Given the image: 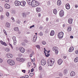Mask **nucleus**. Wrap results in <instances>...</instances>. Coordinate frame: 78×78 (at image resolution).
Returning <instances> with one entry per match:
<instances>
[{"label":"nucleus","instance_id":"49530a36","mask_svg":"<svg viewBox=\"0 0 78 78\" xmlns=\"http://www.w3.org/2000/svg\"><path fill=\"white\" fill-rule=\"evenodd\" d=\"M59 76H62L63 75L62 73H59Z\"/></svg>","mask_w":78,"mask_h":78},{"label":"nucleus","instance_id":"2f4dec72","mask_svg":"<svg viewBox=\"0 0 78 78\" xmlns=\"http://www.w3.org/2000/svg\"><path fill=\"white\" fill-rule=\"evenodd\" d=\"M23 42L24 43H27L28 42V41L27 39H24Z\"/></svg>","mask_w":78,"mask_h":78},{"label":"nucleus","instance_id":"f257e3e1","mask_svg":"<svg viewBox=\"0 0 78 78\" xmlns=\"http://www.w3.org/2000/svg\"><path fill=\"white\" fill-rule=\"evenodd\" d=\"M47 63L48 66H51L55 63V60L53 59L49 58L48 60Z\"/></svg>","mask_w":78,"mask_h":78},{"label":"nucleus","instance_id":"7ed1b4c3","mask_svg":"<svg viewBox=\"0 0 78 78\" xmlns=\"http://www.w3.org/2000/svg\"><path fill=\"white\" fill-rule=\"evenodd\" d=\"M7 63L9 65H11V66H14V64L15 63L14 61L11 59H9L7 61Z\"/></svg>","mask_w":78,"mask_h":78},{"label":"nucleus","instance_id":"6e6552de","mask_svg":"<svg viewBox=\"0 0 78 78\" xmlns=\"http://www.w3.org/2000/svg\"><path fill=\"white\" fill-rule=\"evenodd\" d=\"M15 6H20V2L17 1H16L15 2Z\"/></svg>","mask_w":78,"mask_h":78},{"label":"nucleus","instance_id":"c03bdc74","mask_svg":"<svg viewBox=\"0 0 78 78\" xmlns=\"http://www.w3.org/2000/svg\"><path fill=\"white\" fill-rule=\"evenodd\" d=\"M31 63L29 62H28L27 65L28 67H30V66H31Z\"/></svg>","mask_w":78,"mask_h":78},{"label":"nucleus","instance_id":"f8f14e48","mask_svg":"<svg viewBox=\"0 0 78 78\" xmlns=\"http://www.w3.org/2000/svg\"><path fill=\"white\" fill-rule=\"evenodd\" d=\"M63 62V61L61 59H59L57 61L59 65H61V64Z\"/></svg>","mask_w":78,"mask_h":78},{"label":"nucleus","instance_id":"a18cd8bd","mask_svg":"<svg viewBox=\"0 0 78 78\" xmlns=\"http://www.w3.org/2000/svg\"><path fill=\"white\" fill-rule=\"evenodd\" d=\"M26 15L25 13L23 14V17H26Z\"/></svg>","mask_w":78,"mask_h":78},{"label":"nucleus","instance_id":"9b49d317","mask_svg":"<svg viewBox=\"0 0 78 78\" xmlns=\"http://www.w3.org/2000/svg\"><path fill=\"white\" fill-rule=\"evenodd\" d=\"M7 57L9 58H12V55L9 53H8L6 55Z\"/></svg>","mask_w":78,"mask_h":78},{"label":"nucleus","instance_id":"79ce46f5","mask_svg":"<svg viewBox=\"0 0 78 78\" xmlns=\"http://www.w3.org/2000/svg\"><path fill=\"white\" fill-rule=\"evenodd\" d=\"M42 66H40L39 67V69L40 70H42Z\"/></svg>","mask_w":78,"mask_h":78},{"label":"nucleus","instance_id":"c9c22d12","mask_svg":"<svg viewBox=\"0 0 78 78\" xmlns=\"http://www.w3.org/2000/svg\"><path fill=\"white\" fill-rule=\"evenodd\" d=\"M59 14L60 16H61V17H62V16H64V13H59Z\"/></svg>","mask_w":78,"mask_h":78},{"label":"nucleus","instance_id":"bb28decb","mask_svg":"<svg viewBox=\"0 0 78 78\" xmlns=\"http://www.w3.org/2000/svg\"><path fill=\"white\" fill-rule=\"evenodd\" d=\"M61 1L60 0H58L57 1V4L58 6H60L61 5Z\"/></svg>","mask_w":78,"mask_h":78},{"label":"nucleus","instance_id":"dca6fc26","mask_svg":"<svg viewBox=\"0 0 78 78\" xmlns=\"http://www.w3.org/2000/svg\"><path fill=\"white\" fill-rule=\"evenodd\" d=\"M1 44L3 45L4 46H7V44L5 42L3 41H0Z\"/></svg>","mask_w":78,"mask_h":78},{"label":"nucleus","instance_id":"7c9ffc66","mask_svg":"<svg viewBox=\"0 0 78 78\" xmlns=\"http://www.w3.org/2000/svg\"><path fill=\"white\" fill-rule=\"evenodd\" d=\"M74 62H78V57H76L74 59Z\"/></svg>","mask_w":78,"mask_h":78},{"label":"nucleus","instance_id":"c85d7f7f","mask_svg":"<svg viewBox=\"0 0 78 78\" xmlns=\"http://www.w3.org/2000/svg\"><path fill=\"white\" fill-rule=\"evenodd\" d=\"M10 50L8 48H6L5 49V51L6 52H9Z\"/></svg>","mask_w":78,"mask_h":78},{"label":"nucleus","instance_id":"412c9836","mask_svg":"<svg viewBox=\"0 0 78 78\" xmlns=\"http://www.w3.org/2000/svg\"><path fill=\"white\" fill-rule=\"evenodd\" d=\"M68 69H65L64 71H63V73L64 75H67V73H68Z\"/></svg>","mask_w":78,"mask_h":78},{"label":"nucleus","instance_id":"423d86ee","mask_svg":"<svg viewBox=\"0 0 78 78\" xmlns=\"http://www.w3.org/2000/svg\"><path fill=\"white\" fill-rule=\"evenodd\" d=\"M16 60L19 62H24L25 61V59L23 58H16Z\"/></svg>","mask_w":78,"mask_h":78},{"label":"nucleus","instance_id":"473e14b6","mask_svg":"<svg viewBox=\"0 0 78 78\" xmlns=\"http://www.w3.org/2000/svg\"><path fill=\"white\" fill-rule=\"evenodd\" d=\"M6 16L8 17L9 16V13L8 12H7L6 13Z\"/></svg>","mask_w":78,"mask_h":78},{"label":"nucleus","instance_id":"f704fd0d","mask_svg":"<svg viewBox=\"0 0 78 78\" xmlns=\"http://www.w3.org/2000/svg\"><path fill=\"white\" fill-rule=\"evenodd\" d=\"M31 62H35V58H34L33 59H31Z\"/></svg>","mask_w":78,"mask_h":78},{"label":"nucleus","instance_id":"0eeeda50","mask_svg":"<svg viewBox=\"0 0 78 78\" xmlns=\"http://www.w3.org/2000/svg\"><path fill=\"white\" fill-rule=\"evenodd\" d=\"M26 5V2L25 1H23L20 2V5L22 6H25Z\"/></svg>","mask_w":78,"mask_h":78},{"label":"nucleus","instance_id":"ddd939ff","mask_svg":"<svg viewBox=\"0 0 78 78\" xmlns=\"http://www.w3.org/2000/svg\"><path fill=\"white\" fill-rule=\"evenodd\" d=\"M5 8L7 9H9L10 8V5L6 3L5 5Z\"/></svg>","mask_w":78,"mask_h":78},{"label":"nucleus","instance_id":"2eb2a0df","mask_svg":"<svg viewBox=\"0 0 78 78\" xmlns=\"http://www.w3.org/2000/svg\"><path fill=\"white\" fill-rule=\"evenodd\" d=\"M36 10L37 12H39L41 11V8L40 7H38L36 8Z\"/></svg>","mask_w":78,"mask_h":78},{"label":"nucleus","instance_id":"aec40b11","mask_svg":"<svg viewBox=\"0 0 78 78\" xmlns=\"http://www.w3.org/2000/svg\"><path fill=\"white\" fill-rule=\"evenodd\" d=\"M66 7L67 9H69L70 8V5L69 4H67L66 5Z\"/></svg>","mask_w":78,"mask_h":78},{"label":"nucleus","instance_id":"4c0bfd02","mask_svg":"<svg viewBox=\"0 0 78 78\" xmlns=\"http://www.w3.org/2000/svg\"><path fill=\"white\" fill-rule=\"evenodd\" d=\"M39 35L41 36H43V33H42V32H41L39 33Z\"/></svg>","mask_w":78,"mask_h":78},{"label":"nucleus","instance_id":"6e6d98bb","mask_svg":"<svg viewBox=\"0 0 78 78\" xmlns=\"http://www.w3.org/2000/svg\"><path fill=\"white\" fill-rule=\"evenodd\" d=\"M46 22H48V18L47 17L46 19Z\"/></svg>","mask_w":78,"mask_h":78},{"label":"nucleus","instance_id":"9d476101","mask_svg":"<svg viewBox=\"0 0 78 78\" xmlns=\"http://www.w3.org/2000/svg\"><path fill=\"white\" fill-rule=\"evenodd\" d=\"M41 64L43 66H44L46 64V61L45 60H42L41 61Z\"/></svg>","mask_w":78,"mask_h":78},{"label":"nucleus","instance_id":"5701e85b","mask_svg":"<svg viewBox=\"0 0 78 78\" xmlns=\"http://www.w3.org/2000/svg\"><path fill=\"white\" fill-rule=\"evenodd\" d=\"M33 1V0H27V3L29 5H31V2Z\"/></svg>","mask_w":78,"mask_h":78},{"label":"nucleus","instance_id":"bf43d9fd","mask_svg":"<svg viewBox=\"0 0 78 78\" xmlns=\"http://www.w3.org/2000/svg\"><path fill=\"white\" fill-rule=\"evenodd\" d=\"M34 71V69L32 68L31 69V72H33Z\"/></svg>","mask_w":78,"mask_h":78},{"label":"nucleus","instance_id":"4468645a","mask_svg":"<svg viewBox=\"0 0 78 78\" xmlns=\"http://www.w3.org/2000/svg\"><path fill=\"white\" fill-rule=\"evenodd\" d=\"M74 50V48L73 47V46H71L69 48V52H72V51H73Z\"/></svg>","mask_w":78,"mask_h":78},{"label":"nucleus","instance_id":"774afa93","mask_svg":"<svg viewBox=\"0 0 78 78\" xmlns=\"http://www.w3.org/2000/svg\"><path fill=\"white\" fill-rule=\"evenodd\" d=\"M59 22V20L57 19V20H56V22Z\"/></svg>","mask_w":78,"mask_h":78},{"label":"nucleus","instance_id":"1a4fd4ad","mask_svg":"<svg viewBox=\"0 0 78 78\" xmlns=\"http://www.w3.org/2000/svg\"><path fill=\"white\" fill-rule=\"evenodd\" d=\"M20 51L22 53H23L24 52H25V49L23 48V47H21L19 49Z\"/></svg>","mask_w":78,"mask_h":78},{"label":"nucleus","instance_id":"a878e982","mask_svg":"<svg viewBox=\"0 0 78 78\" xmlns=\"http://www.w3.org/2000/svg\"><path fill=\"white\" fill-rule=\"evenodd\" d=\"M71 31H72V27H68L67 28V31L70 32Z\"/></svg>","mask_w":78,"mask_h":78},{"label":"nucleus","instance_id":"e2e57ef3","mask_svg":"<svg viewBox=\"0 0 78 78\" xmlns=\"http://www.w3.org/2000/svg\"><path fill=\"white\" fill-rule=\"evenodd\" d=\"M73 36H70V39H73Z\"/></svg>","mask_w":78,"mask_h":78},{"label":"nucleus","instance_id":"680f3d73","mask_svg":"<svg viewBox=\"0 0 78 78\" xmlns=\"http://www.w3.org/2000/svg\"><path fill=\"white\" fill-rule=\"evenodd\" d=\"M34 25H33V26H32L30 27V28H33V27H34Z\"/></svg>","mask_w":78,"mask_h":78},{"label":"nucleus","instance_id":"e433bc0d","mask_svg":"<svg viewBox=\"0 0 78 78\" xmlns=\"http://www.w3.org/2000/svg\"><path fill=\"white\" fill-rule=\"evenodd\" d=\"M42 44H43V45H45L46 44V42L45 41H43L42 42Z\"/></svg>","mask_w":78,"mask_h":78},{"label":"nucleus","instance_id":"20e7f679","mask_svg":"<svg viewBox=\"0 0 78 78\" xmlns=\"http://www.w3.org/2000/svg\"><path fill=\"white\" fill-rule=\"evenodd\" d=\"M64 36V33L62 32H61L58 33V39H62Z\"/></svg>","mask_w":78,"mask_h":78},{"label":"nucleus","instance_id":"8fccbe9b","mask_svg":"<svg viewBox=\"0 0 78 78\" xmlns=\"http://www.w3.org/2000/svg\"><path fill=\"white\" fill-rule=\"evenodd\" d=\"M36 47L37 48H39V49H40V46L39 45L36 46Z\"/></svg>","mask_w":78,"mask_h":78},{"label":"nucleus","instance_id":"de8ad7c7","mask_svg":"<svg viewBox=\"0 0 78 78\" xmlns=\"http://www.w3.org/2000/svg\"><path fill=\"white\" fill-rule=\"evenodd\" d=\"M14 41V45H16L17 43L16 42H17V41Z\"/></svg>","mask_w":78,"mask_h":78},{"label":"nucleus","instance_id":"3c124183","mask_svg":"<svg viewBox=\"0 0 78 78\" xmlns=\"http://www.w3.org/2000/svg\"><path fill=\"white\" fill-rule=\"evenodd\" d=\"M3 62V59H2L0 58V63H2Z\"/></svg>","mask_w":78,"mask_h":78},{"label":"nucleus","instance_id":"58836bf2","mask_svg":"<svg viewBox=\"0 0 78 78\" xmlns=\"http://www.w3.org/2000/svg\"><path fill=\"white\" fill-rule=\"evenodd\" d=\"M3 11V8L2 7L0 6V12H2Z\"/></svg>","mask_w":78,"mask_h":78},{"label":"nucleus","instance_id":"39448f33","mask_svg":"<svg viewBox=\"0 0 78 78\" xmlns=\"http://www.w3.org/2000/svg\"><path fill=\"white\" fill-rule=\"evenodd\" d=\"M52 50L55 51V54L56 55L58 54V47H54L52 48Z\"/></svg>","mask_w":78,"mask_h":78},{"label":"nucleus","instance_id":"6ab92c4d","mask_svg":"<svg viewBox=\"0 0 78 78\" xmlns=\"http://www.w3.org/2000/svg\"><path fill=\"white\" fill-rule=\"evenodd\" d=\"M55 31H54V30H51L50 33V34L51 36H54V35H55Z\"/></svg>","mask_w":78,"mask_h":78},{"label":"nucleus","instance_id":"f03ea898","mask_svg":"<svg viewBox=\"0 0 78 78\" xmlns=\"http://www.w3.org/2000/svg\"><path fill=\"white\" fill-rule=\"evenodd\" d=\"M39 5V3L35 0H33L31 2V5L32 7H36Z\"/></svg>","mask_w":78,"mask_h":78},{"label":"nucleus","instance_id":"72a5a7b5","mask_svg":"<svg viewBox=\"0 0 78 78\" xmlns=\"http://www.w3.org/2000/svg\"><path fill=\"white\" fill-rule=\"evenodd\" d=\"M16 37H12V39L13 40V41H16Z\"/></svg>","mask_w":78,"mask_h":78},{"label":"nucleus","instance_id":"393cba45","mask_svg":"<svg viewBox=\"0 0 78 78\" xmlns=\"http://www.w3.org/2000/svg\"><path fill=\"white\" fill-rule=\"evenodd\" d=\"M37 38V35H35L34 36V37H33V40L34 41V42H36V41Z\"/></svg>","mask_w":78,"mask_h":78},{"label":"nucleus","instance_id":"4be33fe9","mask_svg":"<svg viewBox=\"0 0 78 78\" xmlns=\"http://www.w3.org/2000/svg\"><path fill=\"white\" fill-rule=\"evenodd\" d=\"M47 52L45 53V51H44V53L45 54V56L46 57H48L49 56V55H50V54H49V52H50L49 51H46Z\"/></svg>","mask_w":78,"mask_h":78},{"label":"nucleus","instance_id":"5fc2aeb1","mask_svg":"<svg viewBox=\"0 0 78 78\" xmlns=\"http://www.w3.org/2000/svg\"><path fill=\"white\" fill-rule=\"evenodd\" d=\"M59 13H64V11L62 10H61Z\"/></svg>","mask_w":78,"mask_h":78},{"label":"nucleus","instance_id":"37998d69","mask_svg":"<svg viewBox=\"0 0 78 78\" xmlns=\"http://www.w3.org/2000/svg\"><path fill=\"white\" fill-rule=\"evenodd\" d=\"M3 32H4V34H5V35H7V33H6V31H5V29L3 30Z\"/></svg>","mask_w":78,"mask_h":78},{"label":"nucleus","instance_id":"f3484780","mask_svg":"<svg viewBox=\"0 0 78 78\" xmlns=\"http://www.w3.org/2000/svg\"><path fill=\"white\" fill-rule=\"evenodd\" d=\"M75 75V73L74 71H72L70 73V76H74Z\"/></svg>","mask_w":78,"mask_h":78},{"label":"nucleus","instance_id":"ea45409f","mask_svg":"<svg viewBox=\"0 0 78 78\" xmlns=\"http://www.w3.org/2000/svg\"><path fill=\"white\" fill-rule=\"evenodd\" d=\"M4 17L3 16V15H1L0 17V18L1 20H3Z\"/></svg>","mask_w":78,"mask_h":78},{"label":"nucleus","instance_id":"09e8293b","mask_svg":"<svg viewBox=\"0 0 78 78\" xmlns=\"http://www.w3.org/2000/svg\"><path fill=\"white\" fill-rule=\"evenodd\" d=\"M9 45L10 46L12 49H13V47H12V46L11 44L9 43Z\"/></svg>","mask_w":78,"mask_h":78},{"label":"nucleus","instance_id":"c756f323","mask_svg":"<svg viewBox=\"0 0 78 78\" xmlns=\"http://www.w3.org/2000/svg\"><path fill=\"white\" fill-rule=\"evenodd\" d=\"M53 12L55 14H57V10H56V9H54L53 11Z\"/></svg>","mask_w":78,"mask_h":78},{"label":"nucleus","instance_id":"69168bd1","mask_svg":"<svg viewBox=\"0 0 78 78\" xmlns=\"http://www.w3.org/2000/svg\"><path fill=\"white\" fill-rule=\"evenodd\" d=\"M32 56H33V55H32V54H30V58H31V57H32Z\"/></svg>","mask_w":78,"mask_h":78},{"label":"nucleus","instance_id":"052dcab7","mask_svg":"<svg viewBox=\"0 0 78 78\" xmlns=\"http://www.w3.org/2000/svg\"><path fill=\"white\" fill-rule=\"evenodd\" d=\"M75 53L76 54H77V55L78 54V50L76 51H75Z\"/></svg>","mask_w":78,"mask_h":78},{"label":"nucleus","instance_id":"4d7b16f0","mask_svg":"<svg viewBox=\"0 0 78 78\" xmlns=\"http://www.w3.org/2000/svg\"><path fill=\"white\" fill-rule=\"evenodd\" d=\"M22 72H23L24 73H25V72H26V71L25 70H22Z\"/></svg>","mask_w":78,"mask_h":78},{"label":"nucleus","instance_id":"13d9d810","mask_svg":"<svg viewBox=\"0 0 78 78\" xmlns=\"http://www.w3.org/2000/svg\"><path fill=\"white\" fill-rule=\"evenodd\" d=\"M29 77V76H28V75H26L25 76V78H28Z\"/></svg>","mask_w":78,"mask_h":78},{"label":"nucleus","instance_id":"0e129e2a","mask_svg":"<svg viewBox=\"0 0 78 78\" xmlns=\"http://www.w3.org/2000/svg\"><path fill=\"white\" fill-rule=\"evenodd\" d=\"M25 43L23 42L22 43V45H23V46H24V45H25Z\"/></svg>","mask_w":78,"mask_h":78},{"label":"nucleus","instance_id":"b1692460","mask_svg":"<svg viewBox=\"0 0 78 78\" xmlns=\"http://www.w3.org/2000/svg\"><path fill=\"white\" fill-rule=\"evenodd\" d=\"M10 25H11V24L9 23L8 22L6 23L5 24V26L7 28H9L10 27Z\"/></svg>","mask_w":78,"mask_h":78},{"label":"nucleus","instance_id":"864d4df0","mask_svg":"<svg viewBox=\"0 0 78 78\" xmlns=\"http://www.w3.org/2000/svg\"><path fill=\"white\" fill-rule=\"evenodd\" d=\"M78 7V5H77V4H76L75 5V8H77Z\"/></svg>","mask_w":78,"mask_h":78},{"label":"nucleus","instance_id":"cd10ccee","mask_svg":"<svg viewBox=\"0 0 78 78\" xmlns=\"http://www.w3.org/2000/svg\"><path fill=\"white\" fill-rule=\"evenodd\" d=\"M14 31H19V27H15L14 28Z\"/></svg>","mask_w":78,"mask_h":78},{"label":"nucleus","instance_id":"a211bd4d","mask_svg":"<svg viewBox=\"0 0 78 78\" xmlns=\"http://www.w3.org/2000/svg\"><path fill=\"white\" fill-rule=\"evenodd\" d=\"M73 21V19L72 18H69L68 20V22L69 24H72V23Z\"/></svg>","mask_w":78,"mask_h":78},{"label":"nucleus","instance_id":"a19ab883","mask_svg":"<svg viewBox=\"0 0 78 78\" xmlns=\"http://www.w3.org/2000/svg\"><path fill=\"white\" fill-rule=\"evenodd\" d=\"M34 75V73H30L29 75L30 76H33Z\"/></svg>","mask_w":78,"mask_h":78},{"label":"nucleus","instance_id":"603ef678","mask_svg":"<svg viewBox=\"0 0 78 78\" xmlns=\"http://www.w3.org/2000/svg\"><path fill=\"white\" fill-rule=\"evenodd\" d=\"M11 19L12 20L13 22H15V20H14V18L13 17L11 18Z\"/></svg>","mask_w":78,"mask_h":78},{"label":"nucleus","instance_id":"338daca9","mask_svg":"<svg viewBox=\"0 0 78 78\" xmlns=\"http://www.w3.org/2000/svg\"><path fill=\"white\" fill-rule=\"evenodd\" d=\"M6 2H9V0H5Z\"/></svg>","mask_w":78,"mask_h":78}]
</instances>
